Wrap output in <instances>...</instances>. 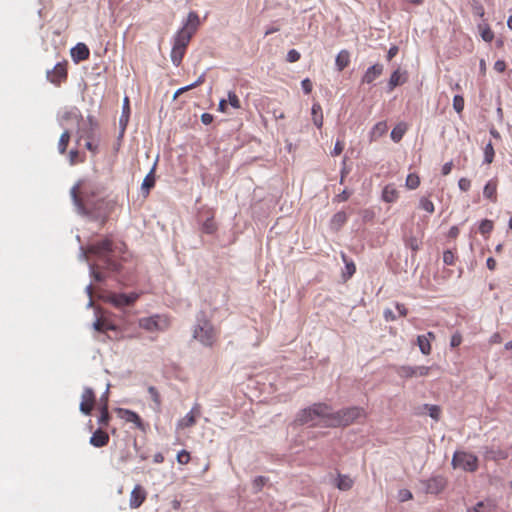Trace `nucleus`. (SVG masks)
<instances>
[{"instance_id": "nucleus-41", "label": "nucleus", "mask_w": 512, "mask_h": 512, "mask_svg": "<svg viewBox=\"0 0 512 512\" xmlns=\"http://www.w3.org/2000/svg\"><path fill=\"white\" fill-rule=\"evenodd\" d=\"M456 256L451 250H446L443 253V262L445 265L451 266L455 264Z\"/></svg>"}, {"instance_id": "nucleus-7", "label": "nucleus", "mask_w": 512, "mask_h": 512, "mask_svg": "<svg viewBox=\"0 0 512 512\" xmlns=\"http://www.w3.org/2000/svg\"><path fill=\"white\" fill-rule=\"evenodd\" d=\"M170 318L166 315H153L140 318L138 325L148 332L165 331L170 327Z\"/></svg>"}, {"instance_id": "nucleus-61", "label": "nucleus", "mask_w": 512, "mask_h": 512, "mask_svg": "<svg viewBox=\"0 0 512 512\" xmlns=\"http://www.w3.org/2000/svg\"><path fill=\"white\" fill-rule=\"evenodd\" d=\"M452 167H453V163L450 161V162H447L445 163L443 166H442V174L443 175H448L451 170H452Z\"/></svg>"}, {"instance_id": "nucleus-59", "label": "nucleus", "mask_w": 512, "mask_h": 512, "mask_svg": "<svg viewBox=\"0 0 512 512\" xmlns=\"http://www.w3.org/2000/svg\"><path fill=\"white\" fill-rule=\"evenodd\" d=\"M266 482V478L259 476L254 480V485L257 487L258 490H260Z\"/></svg>"}, {"instance_id": "nucleus-36", "label": "nucleus", "mask_w": 512, "mask_h": 512, "mask_svg": "<svg viewBox=\"0 0 512 512\" xmlns=\"http://www.w3.org/2000/svg\"><path fill=\"white\" fill-rule=\"evenodd\" d=\"M495 152L491 141L484 148V163L491 164L494 160Z\"/></svg>"}, {"instance_id": "nucleus-48", "label": "nucleus", "mask_w": 512, "mask_h": 512, "mask_svg": "<svg viewBox=\"0 0 512 512\" xmlns=\"http://www.w3.org/2000/svg\"><path fill=\"white\" fill-rule=\"evenodd\" d=\"M481 37L484 41L491 42L494 38V33L489 27H486L482 30Z\"/></svg>"}, {"instance_id": "nucleus-19", "label": "nucleus", "mask_w": 512, "mask_h": 512, "mask_svg": "<svg viewBox=\"0 0 512 512\" xmlns=\"http://www.w3.org/2000/svg\"><path fill=\"white\" fill-rule=\"evenodd\" d=\"M407 80L406 72L401 71L400 69L395 70L392 75L390 76L388 87L389 91H392L394 88H396L399 85H402Z\"/></svg>"}, {"instance_id": "nucleus-16", "label": "nucleus", "mask_w": 512, "mask_h": 512, "mask_svg": "<svg viewBox=\"0 0 512 512\" xmlns=\"http://www.w3.org/2000/svg\"><path fill=\"white\" fill-rule=\"evenodd\" d=\"M109 439V434L102 428H99L92 434L89 443L96 448H101L109 443Z\"/></svg>"}, {"instance_id": "nucleus-55", "label": "nucleus", "mask_w": 512, "mask_h": 512, "mask_svg": "<svg viewBox=\"0 0 512 512\" xmlns=\"http://www.w3.org/2000/svg\"><path fill=\"white\" fill-rule=\"evenodd\" d=\"M462 337L459 334H454L451 337L450 345L451 347H458L461 344Z\"/></svg>"}, {"instance_id": "nucleus-3", "label": "nucleus", "mask_w": 512, "mask_h": 512, "mask_svg": "<svg viewBox=\"0 0 512 512\" xmlns=\"http://www.w3.org/2000/svg\"><path fill=\"white\" fill-rule=\"evenodd\" d=\"M100 193L101 188L86 179L79 180L70 191L74 204L83 214H92L100 209L104 203L103 199H98Z\"/></svg>"}, {"instance_id": "nucleus-15", "label": "nucleus", "mask_w": 512, "mask_h": 512, "mask_svg": "<svg viewBox=\"0 0 512 512\" xmlns=\"http://www.w3.org/2000/svg\"><path fill=\"white\" fill-rule=\"evenodd\" d=\"M90 56V50L84 43H78L71 49V57L75 63L85 61Z\"/></svg>"}, {"instance_id": "nucleus-12", "label": "nucleus", "mask_w": 512, "mask_h": 512, "mask_svg": "<svg viewBox=\"0 0 512 512\" xmlns=\"http://www.w3.org/2000/svg\"><path fill=\"white\" fill-rule=\"evenodd\" d=\"M47 78L51 83L60 85L67 78V63H57L52 70L47 72Z\"/></svg>"}, {"instance_id": "nucleus-5", "label": "nucleus", "mask_w": 512, "mask_h": 512, "mask_svg": "<svg viewBox=\"0 0 512 512\" xmlns=\"http://www.w3.org/2000/svg\"><path fill=\"white\" fill-rule=\"evenodd\" d=\"M220 330L215 328L212 322L204 316L197 319L193 329V338L202 345L212 347L219 339Z\"/></svg>"}, {"instance_id": "nucleus-17", "label": "nucleus", "mask_w": 512, "mask_h": 512, "mask_svg": "<svg viewBox=\"0 0 512 512\" xmlns=\"http://www.w3.org/2000/svg\"><path fill=\"white\" fill-rule=\"evenodd\" d=\"M384 67L382 64H374L369 67L362 77V83L371 84L383 73Z\"/></svg>"}, {"instance_id": "nucleus-21", "label": "nucleus", "mask_w": 512, "mask_h": 512, "mask_svg": "<svg viewBox=\"0 0 512 512\" xmlns=\"http://www.w3.org/2000/svg\"><path fill=\"white\" fill-rule=\"evenodd\" d=\"M483 195L485 198L489 199L491 202H497V180L491 179L489 180L483 189Z\"/></svg>"}, {"instance_id": "nucleus-54", "label": "nucleus", "mask_w": 512, "mask_h": 512, "mask_svg": "<svg viewBox=\"0 0 512 512\" xmlns=\"http://www.w3.org/2000/svg\"><path fill=\"white\" fill-rule=\"evenodd\" d=\"M494 69L499 72V73H502L506 70V63L505 61L503 60H497L495 63H494Z\"/></svg>"}, {"instance_id": "nucleus-22", "label": "nucleus", "mask_w": 512, "mask_h": 512, "mask_svg": "<svg viewBox=\"0 0 512 512\" xmlns=\"http://www.w3.org/2000/svg\"><path fill=\"white\" fill-rule=\"evenodd\" d=\"M348 219L347 214L344 211H339L333 215L330 220V227L334 231H339Z\"/></svg>"}, {"instance_id": "nucleus-1", "label": "nucleus", "mask_w": 512, "mask_h": 512, "mask_svg": "<svg viewBox=\"0 0 512 512\" xmlns=\"http://www.w3.org/2000/svg\"><path fill=\"white\" fill-rule=\"evenodd\" d=\"M365 415L364 409L360 407H350L333 412L328 404L316 403L301 410L296 417V422L300 425L340 427L348 426Z\"/></svg>"}, {"instance_id": "nucleus-39", "label": "nucleus", "mask_w": 512, "mask_h": 512, "mask_svg": "<svg viewBox=\"0 0 512 512\" xmlns=\"http://www.w3.org/2000/svg\"><path fill=\"white\" fill-rule=\"evenodd\" d=\"M217 230V225L213 219V217L207 219L203 223V231L207 234H213Z\"/></svg>"}, {"instance_id": "nucleus-33", "label": "nucleus", "mask_w": 512, "mask_h": 512, "mask_svg": "<svg viewBox=\"0 0 512 512\" xmlns=\"http://www.w3.org/2000/svg\"><path fill=\"white\" fill-rule=\"evenodd\" d=\"M204 81H205V75H204V74H202V75H200V76L198 77V79H197L194 83H192V84H190V85H187V86H185V87H181V88H179V89L174 93L173 99L178 98V97H179L181 94H183L184 92H187V91H189V90H192V89H194V88H196V87H198V86L202 85V84L204 83Z\"/></svg>"}, {"instance_id": "nucleus-27", "label": "nucleus", "mask_w": 512, "mask_h": 512, "mask_svg": "<svg viewBox=\"0 0 512 512\" xmlns=\"http://www.w3.org/2000/svg\"><path fill=\"white\" fill-rule=\"evenodd\" d=\"M110 414L108 411L107 397L104 399V403L100 407V416L98 419V423L101 426L100 428L107 427L110 422Z\"/></svg>"}, {"instance_id": "nucleus-58", "label": "nucleus", "mask_w": 512, "mask_h": 512, "mask_svg": "<svg viewBox=\"0 0 512 512\" xmlns=\"http://www.w3.org/2000/svg\"><path fill=\"white\" fill-rule=\"evenodd\" d=\"M346 271L349 277H351L356 272L355 264L353 262H346Z\"/></svg>"}, {"instance_id": "nucleus-11", "label": "nucleus", "mask_w": 512, "mask_h": 512, "mask_svg": "<svg viewBox=\"0 0 512 512\" xmlns=\"http://www.w3.org/2000/svg\"><path fill=\"white\" fill-rule=\"evenodd\" d=\"M138 298L139 294L134 292L130 294L114 293L109 297V301L115 307L122 308L134 304Z\"/></svg>"}, {"instance_id": "nucleus-40", "label": "nucleus", "mask_w": 512, "mask_h": 512, "mask_svg": "<svg viewBox=\"0 0 512 512\" xmlns=\"http://www.w3.org/2000/svg\"><path fill=\"white\" fill-rule=\"evenodd\" d=\"M467 512H492V509L483 501H479L475 506L468 508Z\"/></svg>"}, {"instance_id": "nucleus-56", "label": "nucleus", "mask_w": 512, "mask_h": 512, "mask_svg": "<svg viewBox=\"0 0 512 512\" xmlns=\"http://www.w3.org/2000/svg\"><path fill=\"white\" fill-rule=\"evenodd\" d=\"M213 119H214V118H213V115H212V114H210V113H203V114L201 115V121H202V123H203V124H205V125H209V124H211V123L213 122Z\"/></svg>"}, {"instance_id": "nucleus-57", "label": "nucleus", "mask_w": 512, "mask_h": 512, "mask_svg": "<svg viewBox=\"0 0 512 512\" xmlns=\"http://www.w3.org/2000/svg\"><path fill=\"white\" fill-rule=\"evenodd\" d=\"M149 393L151 394L153 401L160 403V395L155 387H149Z\"/></svg>"}, {"instance_id": "nucleus-23", "label": "nucleus", "mask_w": 512, "mask_h": 512, "mask_svg": "<svg viewBox=\"0 0 512 512\" xmlns=\"http://www.w3.org/2000/svg\"><path fill=\"white\" fill-rule=\"evenodd\" d=\"M350 64V53L347 50H341L335 59V65L338 71H343Z\"/></svg>"}, {"instance_id": "nucleus-29", "label": "nucleus", "mask_w": 512, "mask_h": 512, "mask_svg": "<svg viewBox=\"0 0 512 512\" xmlns=\"http://www.w3.org/2000/svg\"><path fill=\"white\" fill-rule=\"evenodd\" d=\"M353 484H354V481L349 476L342 475V474L338 475V478L336 481V486L339 490H342V491L350 490L352 488Z\"/></svg>"}, {"instance_id": "nucleus-10", "label": "nucleus", "mask_w": 512, "mask_h": 512, "mask_svg": "<svg viewBox=\"0 0 512 512\" xmlns=\"http://www.w3.org/2000/svg\"><path fill=\"white\" fill-rule=\"evenodd\" d=\"M96 403V395L92 388H84L79 409L85 415H90Z\"/></svg>"}, {"instance_id": "nucleus-45", "label": "nucleus", "mask_w": 512, "mask_h": 512, "mask_svg": "<svg viewBox=\"0 0 512 512\" xmlns=\"http://www.w3.org/2000/svg\"><path fill=\"white\" fill-rule=\"evenodd\" d=\"M129 113V99L128 97H125L124 99V105H123V115L120 119V123L126 126V123L128 121V115H125V113Z\"/></svg>"}, {"instance_id": "nucleus-30", "label": "nucleus", "mask_w": 512, "mask_h": 512, "mask_svg": "<svg viewBox=\"0 0 512 512\" xmlns=\"http://www.w3.org/2000/svg\"><path fill=\"white\" fill-rule=\"evenodd\" d=\"M312 120H313V123L318 128H321L323 126L322 107H321V105L319 103H314L312 105Z\"/></svg>"}, {"instance_id": "nucleus-44", "label": "nucleus", "mask_w": 512, "mask_h": 512, "mask_svg": "<svg viewBox=\"0 0 512 512\" xmlns=\"http://www.w3.org/2000/svg\"><path fill=\"white\" fill-rule=\"evenodd\" d=\"M453 107L456 112H462L464 109V98L460 95H455L453 98Z\"/></svg>"}, {"instance_id": "nucleus-26", "label": "nucleus", "mask_w": 512, "mask_h": 512, "mask_svg": "<svg viewBox=\"0 0 512 512\" xmlns=\"http://www.w3.org/2000/svg\"><path fill=\"white\" fill-rule=\"evenodd\" d=\"M62 120L71 121L72 123L79 126L80 123L83 121V117L81 112L77 108H72L62 115Z\"/></svg>"}, {"instance_id": "nucleus-6", "label": "nucleus", "mask_w": 512, "mask_h": 512, "mask_svg": "<svg viewBox=\"0 0 512 512\" xmlns=\"http://www.w3.org/2000/svg\"><path fill=\"white\" fill-rule=\"evenodd\" d=\"M451 464L454 469H462L466 472H475L478 469V458L476 455L466 451H455Z\"/></svg>"}, {"instance_id": "nucleus-34", "label": "nucleus", "mask_w": 512, "mask_h": 512, "mask_svg": "<svg viewBox=\"0 0 512 512\" xmlns=\"http://www.w3.org/2000/svg\"><path fill=\"white\" fill-rule=\"evenodd\" d=\"M407 130V125L405 123H399L394 127V129L391 132V138L395 142H399L403 135L405 134Z\"/></svg>"}, {"instance_id": "nucleus-8", "label": "nucleus", "mask_w": 512, "mask_h": 512, "mask_svg": "<svg viewBox=\"0 0 512 512\" xmlns=\"http://www.w3.org/2000/svg\"><path fill=\"white\" fill-rule=\"evenodd\" d=\"M421 485H422V490L426 494L437 495L445 489V487L447 485V480L445 477H443L441 475H437V476H432L431 478H429L427 480L421 481Z\"/></svg>"}, {"instance_id": "nucleus-13", "label": "nucleus", "mask_w": 512, "mask_h": 512, "mask_svg": "<svg viewBox=\"0 0 512 512\" xmlns=\"http://www.w3.org/2000/svg\"><path fill=\"white\" fill-rule=\"evenodd\" d=\"M146 496H147V493L145 491V489L137 484L135 485V487L133 488V490L131 491V494H130V499H129V505L132 509H137L139 508L143 502L146 500Z\"/></svg>"}, {"instance_id": "nucleus-50", "label": "nucleus", "mask_w": 512, "mask_h": 512, "mask_svg": "<svg viewBox=\"0 0 512 512\" xmlns=\"http://www.w3.org/2000/svg\"><path fill=\"white\" fill-rule=\"evenodd\" d=\"M398 499L401 502L410 500V499H412V493L409 490H407V489H402L398 493Z\"/></svg>"}, {"instance_id": "nucleus-42", "label": "nucleus", "mask_w": 512, "mask_h": 512, "mask_svg": "<svg viewBox=\"0 0 512 512\" xmlns=\"http://www.w3.org/2000/svg\"><path fill=\"white\" fill-rule=\"evenodd\" d=\"M190 460H191L190 453L186 450H181L177 454V462L179 464H182V465L188 464L190 462Z\"/></svg>"}, {"instance_id": "nucleus-20", "label": "nucleus", "mask_w": 512, "mask_h": 512, "mask_svg": "<svg viewBox=\"0 0 512 512\" xmlns=\"http://www.w3.org/2000/svg\"><path fill=\"white\" fill-rule=\"evenodd\" d=\"M155 165L151 169V171L145 176L142 185H141V191L142 194L146 197L149 195L150 190L155 186Z\"/></svg>"}, {"instance_id": "nucleus-49", "label": "nucleus", "mask_w": 512, "mask_h": 512, "mask_svg": "<svg viewBox=\"0 0 512 512\" xmlns=\"http://www.w3.org/2000/svg\"><path fill=\"white\" fill-rule=\"evenodd\" d=\"M459 189L463 192H467L471 187V181L467 178H461L458 181Z\"/></svg>"}, {"instance_id": "nucleus-52", "label": "nucleus", "mask_w": 512, "mask_h": 512, "mask_svg": "<svg viewBox=\"0 0 512 512\" xmlns=\"http://www.w3.org/2000/svg\"><path fill=\"white\" fill-rule=\"evenodd\" d=\"M406 186H407L409 189H414V188H416V176L414 175V173H410V174L407 176V179H406Z\"/></svg>"}, {"instance_id": "nucleus-62", "label": "nucleus", "mask_w": 512, "mask_h": 512, "mask_svg": "<svg viewBox=\"0 0 512 512\" xmlns=\"http://www.w3.org/2000/svg\"><path fill=\"white\" fill-rule=\"evenodd\" d=\"M459 235V228L457 226H452L448 232L449 238H457Z\"/></svg>"}, {"instance_id": "nucleus-14", "label": "nucleus", "mask_w": 512, "mask_h": 512, "mask_svg": "<svg viewBox=\"0 0 512 512\" xmlns=\"http://www.w3.org/2000/svg\"><path fill=\"white\" fill-rule=\"evenodd\" d=\"M200 415L199 406H194L191 411L186 414L182 419L179 420L177 424L178 429H185L192 427L196 424V419Z\"/></svg>"}, {"instance_id": "nucleus-43", "label": "nucleus", "mask_w": 512, "mask_h": 512, "mask_svg": "<svg viewBox=\"0 0 512 512\" xmlns=\"http://www.w3.org/2000/svg\"><path fill=\"white\" fill-rule=\"evenodd\" d=\"M419 207L422 208L423 210L427 211L428 213H432L434 211L433 203L425 197L420 199Z\"/></svg>"}, {"instance_id": "nucleus-46", "label": "nucleus", "mask_w": 512, "mask_h": 512, "mask_svg": "<svg viewBox=\"0 0 512 512\" xmlns=\"http://www.w3.org/2000/svg\"><path fill=\"white\" fill-rule=\"evenodd\" d=\"M345 144L341 140H337L334 146V149L331 151L332 156L340 155L344 150Z\"/></svg>"}, {"instance_id": "nucleus-9", "label": "nucleus", "mask_w": 512, "mask_h": 512, "mask_svg": "<svg viewBox=\"0 0 512 512\" xmlns=\"http://www.w3.org/2000/svg\"><path fill=\"white\" fill-rule=\"evenodd\" d=\"M115 412L120 419L128 423H133L137 429L143 432L146 431V425L136 412L125 408H116Z\"/></svg>"}, {"instance_id": "nucleus-28", "label": "nucleus", "mask_w": 512, "mask_h": 512, "mask_svg": "<svg viewBox=\"0 0 512 512\" xmlns=\"http://www.w3.org/2000/svg\"><path fill=\"white\" fill-rule=\"evenodd\" d=\"M382 198L384 201L388 203L396 201L398 198L397 189L391 184L385 186V188L383 189Z\"/></svg>"}, {"instance_id": "nucleus-2", "label": "nucleus", "mask_w": 512, "mask_h": 512, "mask_svg": "<svg viewBox=\"0 0 512 512\" xmlns=\"http://www.w3.org/2000/svg\"><path fill=\"white\" fill-rule=\"evenodd\" d=\"M123 248V243H114L110 238L102 239L88 246L87 253L93 257L94 261L92 273L97 281L104 279L100 269L111 272L120 270L118 255L123 253Z\"/></svg>"}, {"instance_id": "nucleus-35", "label": "nucleus", "mask_w": 512, "mask_h": 512, "mask_svg": "<svg viewBox=\"0 0 512 512\" xmlns=\"http://www.w3.org/2000/svg\"><path fill=\"white\" fill-rule=\"evenodd\" d=\"M494 224L492 220L484 219L480 222L479 225V232L483 235H489L491 231L493 230Z\"/></svg>"}, {"instance_id": "nucleus-25", "label": "nucleus", "mask_w": 512, "mask_h": 512, "mask_svg": "<svg viewBox=\"0 0 512 512\" xmlns=\"http://www.w3.org/2000/svg\"><path fill=\"white\" fill-rule=\"evenodd\" d=\"M441 409L438 405L424 404L418 414L430 416L433 420L438 421L440 418Z\"/></svg>"}, {"instance_id": "nucleus-4", "label": "nucleus", "mask_w": 512, "mask_h": 512, "mask_svg": "<svg viewBox=\"0 0 512 512\" xmlns=\"http://www.w3.org/2000/svg\"><path fill=\"white\" fill-rule=\"evenodd\" d=\"M200 26V18L197 12L191 11L182 28L173 37L171 60L175 66H179L184 58L187 47Z\"/></svg>"}, {"instance_id": "nucleus-60", "label": "nucleus", "mask_w": 512, "mask_h": 512, "mask_svg": "<svg viewBox=\"0 0 512 512\" xmlns=\"http://www.w3.org/2000/svg\"><path fill=\"white\" fill-rule=\"evenodd\" d=\"M398 53V47L397 46H392L389 50H388V53H387V59L390 61L392 60Z\"/></svg>"}, {"instance_id": "nucleus-32", "label": "nucleus", "mask_w": 512, "mask_h": 512, "mask_svg": "<svg viewBox=\"0 0 512 512\" xmlns=\"http://www.w3.org/2000/svg\"><path fill=\"white\" fill-rule=\"evenodd\" d=\"M388 130V126L386 122H378L374 125L370 132L371 140H377L381 136H383Z\"/></svg>"}, {"instance_id": "nucleus-24", "label": "nucleus", "mask_w": 512, "mask_h": 512, "mask_svg": "<svg viewBox=\"0 0 512 512\" xmlns=\"http://www.w3.org/2000/svg\"><path fill=\"white\" fill-rule=\"evenodd\" d=\"M507 457H508V454L506 451H503L501 449L485 447L484 458L486 460L496 461L499 459H506Z\"/></svg>"}, {"instance_id": "nucleus-63", "label": "nucleus", "mask_w": 512, "mask_h": 512, "mask_svg": "<svg viewBox=\"0 0 512 512\" xmlns=\"http://www.w3.org/2000/svg\"><path fill=\"white\" fill-rule=\"evenodd\" d=\"M395 307H396V309H397V311H398L400 316H406L407 309H406L404 304L396 303Z\"/></svg>"}, {"instance_id": "nucleus-31", "label": "nucleus", "mask_w": 512, "mask_h": 512, "mask_svg": "<svg viewBox=\"0 0 512 512\" xmlns=\"http://www.w3.org/2000/svg\"><path fill=\"white\" fill-rule=\"evenodd\" d=\"M70 139H71V133L69 130H64V132L61 134L60 138H59V141H58V145H57V148H58V152L60 154H65L66 151H67V147L69 145V142H70Z\"/></svg>"}, {"instance_id": "nucleus-53", "label": "nucleus", "mask_w": 512, "mask_h": 512, "mask_svg": "<svg viewBox=\"0 0 512 512\" xmlns=\"http://www.w3.org/2000/svg\"><path fill=\"white\" fill-rule=\"evenodd\" d=\"M349 197H350V193L347 190H343L341 193H339L335 197V201L344 202V201H347L349 199Z\"/></svg>"}, {"instance_id": "nucleus-47", "label": "nucleus", "mask_w": 512, "mask_h": 512, "mask_svg": "<svg viewBox=\"0 0 512 512\" xmlns=\"http://www.w3.org/2000/svg\"><path fill=\"white\" fill-rule=\"evenodd\" d=\"M300 57V53L295 49H291L287 53V61L290 63L297 62L300 59Z\"/></svg>"}, {"instance_id": "nucleus-18", "label": "nucleus", "mask_w": 512, "mask_h": 512, "mask_svg": "<svg viewBox=\"0 0 512 512\" xmlns=\"http://www.w3.org/2000/svg\"><path fill=\"white\" fill-rule=\"evenodd\" d=\"M435 339L433 332H428L425 335H418V349L421 353L428 355L431 352V340Z\"/></svg>"}, {"instance_id": "nucleus-51", "label": "nucleus", "mask_w": 512, "mask_h": 512, "mask_svg": "<svg viewBox=\"0 0 512 512\" xmlns=\"http://www.w3.org/2000/svg\"><path fill=\"white\" fill-rule=\"evenodd\" d=\"M301 86H302L303 91L306 94L311 93L313 85H312V82L310 81V79L306 78V79L302 80Z\"/></svg>"}, {"instance_id": "nucleus-37", "label": "nucleus", "mask_w": 512, "mask_h": 512, "mask_svg": "<svg viewBox=\"0 0 512 512\" xmlns=\"http://www.w3.org/2000/svg\"><path fill=\"white\" fill-rule=\"evenodd\" d=\"M85 161V157L81 156L77 149H72L69 152V163L70 165H76Z\"/></svg>"}, {"instance_id": "nucleus-64", "label": "nucleus", "mask_w": 512, "mask_h": 512, "mask_svg": "<svg viewBox=\"0 0 512 512\" xmlns=\"http://www.w3.org/2000/svg\"><path fill=\"white\" fill-rule=\"evenodd\" d=\"M384 317L387 321H392L396 319V316L394 315L393 311L390 309H386L384 311Z\"/></svg>"}, {"instance_id": "nucleus-38", "label": "nucleus", "mask_w": 512, "mask_h": 512, "mask_svg": "<svg viewBox=\"0 0 512 512\" xmlns=\"http://www.w3.org/2000/svg\"><path fill=\"white\" fill-rule=\"evenodd\" d=\"M227 103H229L234 109H240L241 108V101H240L239 97L237 96V94L234 91H229L228 92V101H227Z\"/></svg>"}]
</instances>
